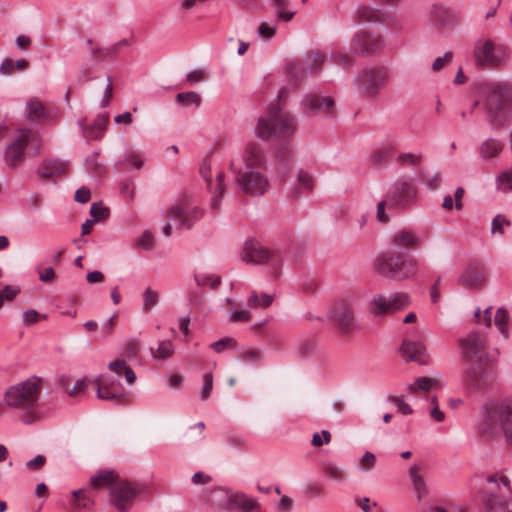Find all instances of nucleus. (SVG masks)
<instances>
[{
  "label": "nucleus",
  "instance_id": "f257e3e1",
  "mask_svg": "<svg viewBox=\"0 0 512 512\" xmlns=\"http://www.w3.org/2000/svg\"><path fill=\"white\" fill-rule=\"evenodd\" d=\"M242 166L231 161L230 169L235 175L239 189L248 195L260 196L269 189L267 159L263 147L256 142H248L241 156Z\"/></svg>",
  "mask_w": 512,
  "mask_h": 512
},
{
  "label": "nucleus",
  "instance_id": "f03ea898",
  "mask_svg": "<svg viewBox=\"0 0 512 512\" xmlns=\"http://www.w3.org/2000/svg\"><path fill=\"white\" fill-rule=\"evenodd\" d=\"M475 431L482 440L502 435L512 445V398L487 400L477 415Z\"/></svg>",
  "mask_w": 512,
  "mask_h": 512
},
{
  "label": "nucleus",
  "instance_id": "7ed1b4c3",
  "mask_svg": "<svg viewBox=\"0 0 512 512\" xmlns=\"http://www.w3.org/2000/svg\"><path fill=\"white\" fill-rule=\"evenodd\" d=\"M41 393V378L32 376L6 389L3 396L4 405L17 411L22 422L31 424L41 417Z\"/></svg>",
  "mask_w": 512,
  "mask_h": 512
},
{
  "label": "nucleus",
  "instance_id": "20e7f679",
  "mask_svg": "<svg viewBox=\"0 0 512 512\" xmlns=\"http://www.w3.org/2000/svg\"><path fill=\"white\" fill-rule=\"evenodd\" d=\"M374 269L379 275L387 279L405 281L417 276L419 262L413 256L386 251L377 256Z\"/></svg>",
  "mask_w": 512,
  "mask_h": 512
},
{
  "label": "nucleus",
  "instance_id": "39448f33",
  "mask_svg": "<svg viewBox=\"0 0 512 512\" xmlns=\"http://www.w3.org/2000/svg\"><path fill=\"white\" fill-rule=\"evenodd\" d=\"M296 129L294 117L276 104L270 106L264 116L259 117L254 133L257 138L267 141L273 137L291 136Z\"/></svg>",
  "mask_w": 512,
  "mask_h": 512
},
{
  "label": "nucleus",
  "instance_id": "423d86ee",
  "mask_svg": "<svg viewBox=\"0 0 512 512\" xmlns=\"http://www.w3.org/2000/svg\"><path fill=\"white\" fill-rule=\"evenodd\" d=\"M480 494L487 512H512V490L506 476L486 477Z\"/></svg>",
  "mask_w": 512,
  "mask_h": 512
},
{
  "label": "nucleus",
  "instance_id": "0eeeda50",
  "mask_svg": "<svg viewBox=\"0 0 512 512\" xmlns=\"http://www.w3.org/2000/svg\"><path fill=\"white\" fill-rule=\"evenodd\" d=\"M389 81V72L385 67L365 68L354 79L355 89L365 98L375 99Z\"/></svg>",
  "mask_w": 512,
  "mask_h": 512
},
{
  "label": "nucleus",
  "instance_id": "6e6552de",
  "mask_svg": "<svg viewBox=\"0 0 512 512\" xmlns=\"http://www.w3.org/2000/svg\"><path fill=\"white\" fill-rule=\"evenodd\" d=\"M28 144H35L36 150L40 148L41 141L37 133L30 128L17 129L4 153L5 162L10 168H16L24 161Z\"/></svg>",
  "mask_w": 512,
  "mask_h": 512
},
{
  "label": "nucleus",
  "instance_id": "1a4fd4ad",
  "mask_svg": "<svg viewBox=\"0 0 512 512\" xmlns=\"http://www.w3.org/2000/svg\"><path fill=\"white\" fill-rule=\"evenodd\" d=\"M141 492L142 487L139 483L121 478L111 486L108 502L118 512H128Z\"/></svg>",
  "mask_w": 512,
  "mask_h": 512
},
{
  "label": "nucleus",
  "instance_id": "9d476101",
  "mask_svg": "<svg viewBox=\"0 0 512 512\" xmlns=\"http://www.w3.org/2000/svg\"><path fill=\"white\" fill-rule=\"evenodd\" d=\"M241 259L251 264H267L274 271L279 270L282 265V257L279 251L271 250L255 240H249L245 243Z\"/></svg>",
  "mask_w": 512,
  "mask_h": 512
},
{
  "label": "nucleus",
  "instance_id": "9b49d317",
  "mask_svg": "<svg viewBox=\"0 0 512 512\" xmlns=\"http://www.w3.org/2000/svg\"><path fill=\"white\" fill-rule=\"evenodd\" d=\"M482 94L485 96V108L495 127L504 125L500 117L507 101V89L500 84H487L482 87Z\"/></svg>",
  "mask_w": 512,
  "mask_h": 512
},
{
  "label": "nucleus",
  "instance_id": "f8f14e48",
  "mask_svg": "<svg viewBox=\"0 0 512 512\" xmlns=\"http://www.w3.org/2000/svg\"><path fill=\"white\" fill-rule=\"evenodd\" d=\"M210 500L220 508H237L242 512H251L259 506L254 498H251L244 493H233L224 488L215 489L211 493Z\"/></svg>",
  "mask_w": 512,
  "mask_h": 512
},
{
  "label": "nucleus",
  "instance_id": "ddd939ff",
  "mask_svg": "<svg viewBox=\"0 0 512 512\" xmlns=\"http://www.w3.org/2000/svg\"><path fill=\"white\" fill-rule=\"evenodd\" d=\"M200 174L207 184V188L212 194L210 207L217 211L220 209L221 199L226 189L224 182L225 173L216 169L213 170L212 163L209 159H205L200 167Z\"/></svg>",
  "mask_w": 512,
  "mask_h": 512
},
{
  "label": "nucleus",
  "instance_id": "4468645a",
  "mask_svg": "<svg viewBox=\"0 0 512 512\" xmlns=\"http://www.w3.org/2000/svg\"><path fill=\"white\" fill-rule=\"evenodd\" d=\"M350 46L355 54L372 56L384 48V39L378 32L359 30L353 34Z\"/></svg>",
  "mask_w": 512,
  "mask_h": 512
},
{
  "label": "nucleus",
  "instance_id": "2eb2a0df",
  "mask_svg": "<svg viewBox=\"0 0 512 512\" xmlns=\"http://www.w3.org/2000/svg\"><path fill=\"white\" fill-rule=\"evenodd\" d=\"M417 195V187L409 177L398 179L388 193V206L402 209L410 205Z\"/></svg>",
  "mask_w": 512,
  "mask_h": 512
},
{
  "label": "nucleus",
  "instance_id": "dca6fc26",
  "mask_svg": "<svg viewBox=\"0 0 512 512\" xmlns=\"http://www.w3.org/2000/svg\"><path fill=\"white\" fill-rule=\"evenodd\" d=\"M409 304L410 298L406 293H395L389 297L376 294L369 303V312L374 316H384L403 309Z\"/></svg>",
  "mask_w": 512,
  "mask_h": 512
},
{
  "label": "nucleus",
  "instance_id": "f3484780",
  "mask_svg": "<svg viewBox=\"0 0 512 512\" xmlns=\"http://www.w3.org/2000/svg\"><path fill=\"white\" fill-rule=\"evenodd\" d=\"M494 381L491 369L482 366V363H471L464 371L463 382L470 392L482 391Z\"/></svg>",
  "mask_w": 512,
  "mask_h": 512
},
{
  "label": "nucleus",
  "instance_id": "a211bd4d",
  "mask_svg": "<svg viewBox=\"0 0 512 512\" xmlns=\"http://www.w3.org/2000/svg\"><path fill=\"white\" fill-rule=\"evenodd\" d=\"M204 211L186 202L176 204L168 211V217L179 221V228L191 229L203 217Z\"/></svg>",
  "mask_w": 512,
  "mask_h": 512
},
{
  "label": "nucleus",
  "instance_id": "6ab92c4d",
  "mask_svg": "<svg viewBox=\"0 0 512 512\" xmlns=\"http://www.w3.org/2000/svg\"><path fill=\"white\" fill-rule=\"evenodd\" d=\"M462 354L472 363H482L487 357L486 340L477 332L469 333L460 340Z\"/></svg>",
  "mask_w": 512,
  "mask_h": 512
},
{
  "label": "nucleus",
  "instance_id": "aec40b11",
  "mask_svg": "<svg viewBox=\"0 0 512 512\" xmlns=\"http://www.w3.org/2000/svg\"><path fill=\"white\" fill-rule=\"evenodd\" d=\"M331 317L343 334H349L356 327L353 306L346 300L340 301L334 306Z\"/></svg>",
  "mask_w": 512,
  "mask_h": 512
},
{
  "label": "nucleus",
  "instance_id": "412c9836",
  "mask_svg": "<svg viewBox=\"0 0 512 512\" xmlns=\"http://www.w3.org/2000/svg\"><path fill=\"white\" fill-rule=\"evenodd\" d=\"M474 57L478 64L495 66L502 61L500 50L490 39H480L475 43Z\"/></svg>",
  "mask_w": 512,
  "mask_h": 512
},
{
  "label": "nucleus",
  "instance_id": "4be33fe9",
  "mask_svg": "<svg viewBox=\"0 0 512 512\" xmlns=\"http://www.w3.org/2000/svg\"><path fill=\"white\" fill-rule=\"evenodd\" d=\"M301 106L304 113L329 116L334 112L335 103L330 97H320L317 94H307L303 97Z\"/></svg>",
  "mask_w": 512,
  "mask_h": 512
},
{
  "label": "nucleus",
  "instance_id": "5701e85b",
  "mask_svg": "<svg viewBox=\"0 0 512 512\" xmlns=\"http://www.w3.org/2000/svg\"><path fill=\"white\" fill-rule=\"evenodd\" d=\"M391 242L399 249L413 250L420 246L421 238L413 229L403 228L392 235Z\"/></svg>",
  "mask_w": 512,
  "mask_h": 512
},
{
  "label": "nucleus",
  "instance_id": "b1692460",
  "mask_svg": "<svg viewBox=\"0 0 512 512\" xmlns=\"http://www.w3.org/2000/svg\"><path fill=\"white\" fill-rule=\"evenodd\" d=\"M425 347L419 341L403 340L400 347L401 355L408 362H418L420 364H426L425 359Z\"/></svg>",
  "mask_w": 512,
  "mask_h": 512
},
{
  "label": "nucleus",
  "instance_id": "393cba45",
  "mask_svg": "<svg viewBox=\"0 0 512 512\" xmlns=\"http://www.w3.org/2000/svg\"><path fill=\"white\" fill-rule=\"evenodd\" d=\"M69 163L60 159H51L43 162L38 168V175L41 178H55L67 173Z\"/></svg>",
  "mask_w": 512,
  "mask_h": 512
},
{
  "label": "nucleus",
  "instance_id": "a878e982",
  "mask_svg": "<svg viewBox=\"0 0 512 512\" xmlns=\"http://www.w3.org/2000/svg\"><path fill=\"white\" fill-rule=\"evenodd\" d=\"M356 18L359 22L371 24L387 22V14L384 11L368 5H362L357 8Z\"/></svg>",
  "mask_w": 512,
  "mask_h": 512
},
{
  "label": "nucleus",
  "instance_id": "bb28decb",
  "mask_svg": "<svg viewBox=\"0 0 512 512\" xmlns=\"http://www.w3.org/2000/svg\"><path fill=\"white\" fill-rule=\"evenodd\" d=\"M97 386V397L102 400H114L120 397H124L125 394L118 389V385L114 381L100 378L95 380Z\"/></svg>",
  "mask_w": 512,
  "mask_h": 512
},
{
  "label": "nucleus",
  "instance_id": "cd10ccee",
  "mask_svg": "<svg viewBox=\"0 0 512 512\" xmlns=\"http://www.w3.org/2000/svg\"><path fill=\"white\" fill-rule=\"evenodd\" d=\"M109 123V115L107 113L100 114L96 117L92 124L83 128V135L87 139H99L106 130Z\"/></svg>",
  "mask_w": 512,
  "mask_h": 512
},
{
  "label": "nucleus",
  "instance_id": "c85d7f7f",
  "mask_svg": "<svg viewBox=\"0 0 512 512\" xmlns=\"http://www.w3.org/2000/svg\"><path fill=\"white\" fill-rule=\"evenodd\" d=\"M121 478L114 470H103L93 475L90 479V485L94 489L107 487L109 490L114 483Z\"/></svg>",
  "mask_w": 512,
  "mask_h": 512
},
{
  "label": "nucleus",
  "instance_id": "c756f323",
  "mask_svg": "<svg viewBox=\"0 0 512 512\" xmlns=\"http://www.w3.org/2000/svg\"><path fill=\"white\" fill-rule=\"evenodd\" d=\"M421 466L419 464H413L408 474L411 479L413 489L417 494L419 500L424 498L428 494V487L426 485L424 477L420 474Z\"/></svg>",
  "mask_w": 512,
  "mask_h": 512
},
{
  "label": "nucleus",
  "instance_id": "7c9ffc66",
  "mask_svg": "<svg viewBox=\"0 0 512 512\" xmlns=\"http://www.w3.org/2000/svg\"><path fill=\"white\" fill-rule=\"evenodd\" d=\"M26 117L33 122H41L46 118V108L37 98H29L26 102Z\"/></svg>",
  "mask_w": 512,
  "mask_h": 512
},
{
  "label": "nucleus",
  "instance_id": "2f4dec72",
  "mask_svg": "<svg viewBox=\"0 0 512 512\" xmlns=\"http://www.w3.org/2000/svg\"><path fill=\"white\" fill-rule=\"evenodd\" d=\"M504 144L495 138H487L479 147V155L482 159H491L497 157L503 151Z\"/></svg>",
  "mask_w": 512,
  "mask_h": 512
},
{
  "label": "nucleus",
  "instance_id": "473e14b6",
  "mask_svg": "<svg viewBox=\"0 0 512 512\" xmlns=\"http://www.w3.org/2000/svg\"><path fill=\"white\" fill-rule=\"evenodd\" d=\"M396 146L392 142L383 143L373 153L372 160L377 166L385 165L395 155Z\"/></svg>",
  "mask_w": 512,
  "mask_h": 512
},
{
  "label": "nucleus",
  "instance_id": "72a5a7b5",
  "mask_svg": "<svg viewBox=\"0 0 512 512\" xmlns=\"http://www.w3.org/2000/svg\"><path fill=\"white\" fill-rule=\"evenodd\" d=\"M395 162L403 169L417 168L422 165L423 155L421 153L403 152L396 156Z\"/></svg>",
  "mask_w": 512,
  "mask_h": 512
},
{
  "label": "nucleus",
  "instance_id": "f704fd0d",
  "mask_svg": "<svg viewBox=\"0 0 512 512\" xmlns=\"http://www.w3.org/2000/svg\"><path fill=\"white\" fill-rule=\"evenodd\" d=\"M326 61V56L319 50L309 52L304 61L307 72L317 73Z\"/></svg>",
  "mask_w": 512,
  "mask_h": 512
},
{
  "label": "nucleus",
  "instance_id": "c9c22d12",
  "mask_svg": "<svg viewBox=\"0 0 512 512\" xmlns=\"http://www.w3.org/2000/svg\"><path fill=\"white\" fill-rule=\"evenodd\" d=\"M108 368L117 375L124 373L125 379L129 384H133L137 379L135 372L123 359L111 361Z\"/></svg>",
  "mask_w": 512,
  "mask_h": 512
},
{
  "label": "nucleus",
  "instance_id": "e433bc0d",
  "mask_svg": "<svg viewBox=\"0 0 512 512\" xmlns=\"http://www.w3.org/2000/svg\"><path fill=\"white\" fill-rule=\"evenodd\" d=\"M324 475L332 481L342 483L345 480V471L342 467L331 461L322 464Z\"/></svg>",
  "mask_w": 512,
  "mask_h": 512
},
{
  "label": "nucleus",
  "instance_id": "4c0bfd02",
  "mask_svg": "<svg viewBox=\"0 0 512 512\" xmlns=\"http://www.w3.org/2000/svg\"><path fill=\"white\" fill-rule=\"evenodd\" d=\"M297 180L298 187L294 189L292 192V196L294 198L300 197L304 191H310L314 187V181L312 176L305 171H299Z\"/></svg>",
  "mask_w": 512,
  "mask_h": 512
},
{
  "label": "nucleus",
  "instance_id": "58836bf2",
  "mask_svg": "<svg viewBox=\"0 0 512 512\" xmlns=\"http://www.w3.org/2000/svg\"><path fill=\"white\" fill-rule=\"evenodd\" d=\"M438 380L430 377H419L415 380L413 384L409 386V389L413 393H417L418 391H430L434 389H439Z\"/></svg>",
  "mask_w": 512,
  "mask_h": 512
},
{
  "label": "nucleus",
  "instance_id": "ea45409f",
  "mask_svg": "<svg viewBox=\"0 0 512 512\" xmlns=\"http://www.w3.org/2000/svg\"><path fill=\"white\" fill-rule=\"evenodd\" d=\"M496 188L502 193L512 192V167L497 175Z\"/></svg>",
  "mask_w": 512,
  "mask_h": 512
},
{
  "label": "nucleus",
  "instance_id": "a19ab883",
  "mask_svg": "<svg viewBox=\"0 0 512 512\" xmlns=\"http://www.w3.org/2000/svg\"><path fill=\"white\" fill-rule=\"evenodd\" d=\"M460 282L465 287H469V288L478 287L482 282V276L477 270H475L473 268H468L461 275Z\"/></svg>",
  "mask_w": 512,
  "mask_h": 512
},
{
  "label": "nucleus",
  "instance_id": "79ce46f5",
  "mask_svg": "<svg viewBox=\"0 0 512 512\" xmlns=\"http://www.w3.org/2000/svg\"><path fill=\"white\" fill-rule=\"evenodd\" d=\"M72 496L77 509H87L94 505V500L83 489L74 490Z\"/></svg>",
  "mask_w": 512,
  "mask_h": 512
},
{
  "label": "nucleus",
  "instance_id": "37998d69",
  "mask_svg": "<svg viewBox=\"0 0 512 512\" xmlns=\"http://www.w3.org/2000/svg\"><path fill=\"white\" fill-rule=\"evenodd\" d=\"M273 300L274 298L270 294L262 293L261 295H258L256 292H252L247 303L251 308L269 307Z\"/></svg>",
  "mask_w": 512,
  "mask_h": 512
},
{
  "label": "nucleus",
  "instance_id": "c03bdc74",
  "mask_svg": "<svg viewBox=\"0 0 512 512\" xmlns=\"http://www.w3.org/2000/svg\"><path fill=\"white\" fill-rule=\"evenodd\" d=\"M271 3L276 7L279 20L288 22L293 19L295 12L286 10L289 0H271Z\"/></svg>",
  "mask_w": 512,
  "mask_h": 512
},
{
  "label": "nucleus",
  "instance_id": "a18cd8bd",
  "mask_svg": "<svg viewBox=\"0 0 512 512\" xmlns=\"http://www.w3.org/2000/svg\"><path fill=\"white\" fill-rule=\"evenodd\" d=\"M509 320V313L506 309L499 308L496 311L494 322L495 325L498 327L500 333L505 337L508 338V328L507 323Z\"/></svg>",
  "mask_w": 512,
  "mask_h": 512
},
{
  "label": "nucleus",
  "instance_id": "49530a36",
  "mask_svg": "<svg viewBox=\"0 0 512 512\" xmlns=\"http://www.w3.org/2000/svg\"><path fill=\"white\" fill-rule=\"evenodd\" d=\"M119 164H127L136 169H141L143 167L144 161L139 152L135 150H127L123 159L119 161Z\"/></svg>",
  "mask_w": 512,
  "mask_h": 512
},
{
  "label": "nucleus",
  "instance_id": "de8ad7c7",
  "mask_svg": "<svg viewBox=\"0 0 512 512\" xmlns=\"http://www.w3.org/2000/svg\"><path fill=\"white\" fill-rule=\"evenodd\" d=\"M159 302V293L148 287L143 292V310L150 311Z\"/></svg>",
  "mask_w": 512,
  "mask_h": 512
},
{
  "label": "nucleus",
  "instance_id": "09e8293b",
  "mask_svg": "<svg viewBox=\"0 0 512 512\" xmlns=\"http://www.w3.org/2000/svg\"><path fill=\"white\" fill-rule=\"evenodd\" d=\"M174 353V346L171 341L164 340L161 341L158 345L156 351L152 350V355L156 359H168Z\"/></svg>",
  "mask_w": 512,
  "mask_h": 512
},
{
  "label": "nucleus",
  "instance_id": "8fccbe9b",
  "mask_svg": "<svg viewBox=\"0 0 512 512\" xmlns=\"http://www.w3.org/2000/svg\"><path fill=\"white\" fill-rule=\"evenodd\" d=\"M176 102L185 106L194 104L198 107L201 103V97L193 91L181 92L176 95Z\"/></svg>",
  "mask_w": 512,
  "mask_h": 512
},
{
  "label": "nucleus",
  "instance_id": "3c124183",
  "mask_svg": "<svg viewBox=\"0 0 512 512\" xmlns=\"http://www.w3.org/2000/svg\"><path fill=\"white\" fill-rule=\"evenodd\" d=\"M195 281L198 286L210 285L212 289H216L221 282V278L213 274L198 273L195 275Z\"/></svg>",
  "mask_w": 512,
  "mask_h": 512
},
{
  "label": "nucleus",
  "instance_id": "603ef678",
  "mask_svg": "<svg viewBox=\"0 0 512 512\" xmlns=\"http://www.w3.org/2000/svg\"><path fill=\"white\" fill-rule=\"evenodd\" d=\"M331 59L334 63L341 65L343 68H350L354 62V56L343 51L333 53Z\"/></svg>",
  "mask_w": 512,
  "mask_h": 512
},
{
  "label": "nucleus",
  "instance_id": "864d4df0",
  "mask_svg": "<svg viewBox=\"0 0 512 512\" xmlns=\"http://www.w3.org/2000/svg\"><path fill=\"white\" fill-rule=\"evenodd\" d=\"M86 166H87V169L89 170V172L92 173L94 176H101L104 173V166L98 160L97 153H95L87 158Z\"/></svg>",
  "mask_w": 512,
  "mask_h": 512
},
{
  "label": "nucleus",
  "instance_id": "5fc2aeb1",
  "mask_svg": "<svg viewBox=\"0 0 512 512\" xmlns=\"http://www.w3.org/2000/svg\"><path fill=\"white\" fill-rule=\"evenodd\" d=\"M510 221L503 215H496L491 224V232L493 234H504L505 227L510 226Z\"/></svg>",
  "mask_w": 512,
  "mask_h": 512
},
{
  "label": "nucleus",
  "instance_id": "6e6d98bb",
  "mask_svg": "<svg viewBox=\"0 0 512 512\" xmlns=\"http://www.w3.org/2000/svg\"><path fill=\"white\" fill-rule=\"evenodd\" d=\"M111 48H93L90 53V60L96 64L108 58H113Z\"/></svg>",
  "mask_w": 512,
  "mask_h": 512
},
{
  "label": "nucleus",
  "instance_id": "4d7b16f0",
  "mask_svg": "<svg viewBox=\"0 0 512 512\" xmlns=\"http://www.w3.org/2000/svg\"><path fill=\"white\" fill-rule=\"evenodd\" d=\"M239 358H240L241 361H243L245 363L255 364V363H258L261 360L262 355H261V352L259 350L247 349V350L241 351V353L239 355Z\"/></svg>",
  "mask_w": 512,
  "mask_h": 512
},
{
  "label": "nucleus",
  "instance_id": "13d9d810",
  "mask_svg": "<svg viewBox=\"0 0 512 512\" xmlns=\"http://www.w3.org/2000/svg\"><path fill=\"white\" fill-rule=\"evenodd\" d=\"M236 346V340L232 337H226L220 339L210 345L211 349H213L216 353H221L226 349H231Z\"/></svg>",
  "mask_w": 512,
  "mask_h": 512
},
{
  "label": "nucleus",
  "instance_id": "bf43d9fd",
  "mask_svg": "<svg viewBox=\"0 0 512 512\" xmlns=\"http://www.w3.org/2000/svg\"><path fill=\"white\" fill-rule=\"evenodd\" d=\"M212 389H213V375L211 372H208V373L204 374V376H203V386H202V390L200 393V398L202 401H206L209 398Z\"/></svg>",
  "mask_w": 512,
  "mask_h": 512
},
{
  "label": "nucleus",
  "instance_id": "052dcab7",
  "mask_svg": "<svg viewBox=\"0 0 512 512\" xmlns=\"http://www.w3.org/2000/svg\"><path fill=\"white\" fill-rule=\"evenodd\" d=\"M389 401L396 406L397 412L403 415H410L413 413L411 406L405 402L402 397L393 396L389 398Z\"/></svg>",
  "mask_w": 512,
  "mask_h": 512
},
{
  "label": "nucleus",
  "instance_id": "680f3d73",
  "mask_svg": "<svg viewBox=\"0 0 512 512\" xmlns=\"http://www.w3.org/2000/svg\"><path fill=\"white\" fill-rule=\"evenodd\" d=\"M90 214L93 217L92 220H95V222H97L99 220L107 218L109 210L99 203H93L90 208Z\"/></svg>",
  "mask_w": 512,
  "mask_h": 512
},
{
  "label": "nucleus",
  "instance_id": "e2e57ef3",
  "mask_svg": "<svg viewBox=\"0 0 512 512\" xmlns=\"http://www.w3.org/2000/svg\"><path fill=\"white\" fill-rule=\"evenodd\" d=\"M141 349L140 342L136 339H129L126 341L124 353L129 358H135Z\"/></svg>",
  "mask_w": 512,
  "mask_h": 512
},
{
  "label": "nucleus",
  "instance_id": "0e129e2a",
  "mask_svg": "<svg viewBox=\"0 0 512 512\" xmlns=\"http://www.w3.org/2000/svg\"><path fill=\"white\" fill-rule=\"evenodd\" d=\"M137 246L143 250H151L154 246L153 235L150 232L145 231L137 240Z\"/></svg>",
  "mask_w": 512,
  "mask_h": 512
},
{
  "label": "nucleus",
  "instance_id": "69168bd1",
  "mask_svg": "<svg viewBox=\"0 0 512 512\" xmlns=\"http://www.w3.org/2000/svg\"><path fill=\"white\" fill-rule=\"evenodd\" d=\"M376 463L375 455L371 452H365L360 460V469L368 472L374 468Z\"/></svg>",
  "mask_w": 512,
  "mask_h": 512
},
{
  "label": "nucleus",
  "instance_id": "338daca9",
  "mask_svg": "<svg viewBox=\"0 0 512 512\" xmlns=\"http://www.w3.org/2000/svg\"><path fill=\"white\" fill-rule=\"evenodd\" d=\"M453 59L452 52H446L443 56L437 57L432 63V70L434 72L440 71L446 64L450 63Z\"/></svg>",
  "mask_w": 512,
  "mask_h": 512
},
{
  "label": "nucleus",
  "instance_id": "774afa93",
  "mask_svg": "<svg viewBox=\"0 0 512 512\" xmlns=\"http://www.w3.org/2000/svg\"><path fill=\"white\" fill-rule=\"evenodd\" d=\"M276 33V26L269 25L265 22L261 23L258 27V35L264 39H271Z\"/></svg>",
  "mask_w": 512,
  "mask_h": 512
}]
</instances>
